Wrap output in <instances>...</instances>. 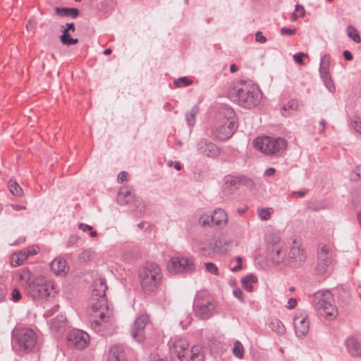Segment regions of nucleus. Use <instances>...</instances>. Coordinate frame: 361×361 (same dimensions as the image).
<instances>
[{"label":"nucleus","instance_id":"nucleus-1","mask_svg":"<svg viewBox=\"0 0 361 361\" xmlns=\"http://www.w3.org/2000/svg\"><path fill=\"white\" fill-rule=\"evenodd\" d=\"M229 94L240 106L247 109L255 107L262 99L259 87L251 80H240L237 82L230 90Z\"/></svg>","mask_w":361,"mask_h":361},{"label":"nucleus","instance_id":"nucleus-2","mask_svg":"<svg viewBox=\"0 0 361 361\" xmlns=\"http://www.w3.org/2000/svg\"><path fill=\"white\" fill-rule=\"evenodd\" d=\"M138 279L142 292L148 295H154L162 283L163 273L155 262H147L139 269Z\"/></svg>","mask_w":361,"mask_h":361},{"label":"nucleus","instance_id":"nucleus-3","mask_svg":"<svg viewBox=\"0 0 361 361\" xmlns=\"http://www.w3.org/2000/svg\"><path fill=\"white\" fill-rule=\"evenodd\" d=\"M26 289L28 295L34 300H49L57 294L56 283L47 280L44 276L35 277L27 286Z\"/></svg>","mask_w":361,"mask_h":361},{"label":"nucleus","instance_id":"nucleus-4","mask_svg":"<svg viewBox=\"0 0 361 361\" xmlns=\"http://www.w3.org/2000/svg\"><path fill=\"white\" fill-rule=\"evenodd\" d=\"M314 301L319 314L326 320H335L338 315V308L334 304V295L329 290H319L314 295Z\"/></svg>","mask_w":361,"mask_h":361},{"label":"nucleus","instance_id":"nucleus-5","mask_svg":"<svg viewBox=\"0 0 361 361\" xmlns=\"http://www.w3.org/2000/svg\"><path fill=\"white\" fill-rule=\"evenodd\" d=\"M37 336L28 327L15 328L12 331L13 345L18 348L20 353H29L36 345Z\"/></svg>","mask_w":361,"mask_h":361},{"label":"nucleus","instance_id":"nucleus-6","mask_svg":"<svg viewBox=\"0 0 361 361\" xmlns=\"http://www.w3.org/2000/svg\"><path fill=\"white\" fill-rule=\"evenodd\" d=\"M253 146L256 149L262 151L264 154L271 156L284 150L287 147V142L281 137L275 138L264 136L255 138Z\"/></svg>","mask_w":361,"mask_h":361},{"label":"nucleus","instance_id":"nucleus-7","mask_svg":"<svg viewBox=\"0 0 361 361\" xmlns=\"http://www.w3.org/2000/svg\"><path fill=\"white\" fill-rule=\"evenodd\" d=\"M240 186H244L251 190L255 188V183L252 178L245 174H228L224 177L223 191L225 194H234Z\"/></svg>","mask_w":361,"mask_h":361},{"label":"nucleus","instance_id":"nucleus-8","mask_svg":"<svg viewBox=\"0 0 361 361\" xmlns=\"http://www.w3.org/2000/svg\"><path fill=\"white\" fill-rule=\"evenodd\" d=\"M167 269L173 274H186L193 272L195 265L192 258L183 255L173 256L167 263Z\"/></svg>","mask_w":361,"mask_h":361},{"label":"nucleus","instance_id":"nucleus-9","mask_svg":"<svg viewBox=\"0 0 361 361\" xmlns=\"http://www.w3.org/2000/svg\"><path fill=\"white\" fill-rule=\"evenodd\" d=\"M267 255L273 264L286 262L287 249L286 244L279 237H274L267 243Z\"/></svg>","mask_w":361,"mask_h":361},{"label":"nucleus","instance_id":"nucleus-10","mask_svg":"<svg viewBox=\"0 0 361 361\" xmlns=\"http://www.w3.org/2000/svg\"><path fill=\"white\" fill-rule=\"evenodd\" d=\"M307 254L300 240L294 238L292 240V244L288 256L286 255V266L292 268L300 267L306 260Z\"/></svg>","mask_w":361,"mask_h":361},{"label":"nucleus","instance_id":"nucleus-11","mask_svg":"<svg viewBox=\"0 0 361 361\" xmlns=\"http://www.w3.org/2000/svg\"><path fill=\"white\" fill-rule=\"evenodd\" d=\"M238 127V124L233 121L216 123L211 128V136L216 141H227L233 136Z\"/></svg>","mask_w":361,"mask_h":361},{"label":"nucleus","instance_id":"nucleus-12","mask_svg":"<svg viewBox=\"0 0 361 361\" xmlns=\"http://www.w3.org/2000/svg\"><path fill=\"white\" fill-rule=\"evenodd\" d=\"M317 264L315 271L318 274H325L333 262V255L331 248L322 243H319L317 250Z\"/></svg>","mask_w":361,"mask_h":361},{"label":"nucleus","instance_id":"nucleus-13","mask_svg":"<svg viewBox=\"0 0 361 361\" xmlns=\"http://www.w3.org/2000/svg\"><path fill=\"white\" fill-rule=\"evenodd\" d=\"M169 345V353L173 361H188L190 345L186 339L180 338L170 341Z\"/></svg>","mask_w":361,"mask_h":361},{"label":"nucleus","instance_id":"nucleus-14","mask_svg":"<svg viewBox=\"0 0 361 361\" xmlns=\"http://www.w3.org/2000/svg\"><path fill=\"white\" fill-rule=\"evenodd\" d=\"M214 305L209 298H202L197 295L193 304L195 316L201 320H207L213 314Z\"/></svg>","mask_w":361,"mask_h":361},{"label":"nucleus","instance_id":"nucleus-15","mask_svg":"<svg viewBox=\"0 0 361 361\" xmlns=\"http://www.w3.org/2000/svg\"><path fill=\"white\" fill-rule=\"evenodd\" d=\"M90 339L89 335L80 329H73L69 331L67 334V341L69 346H72L78 350L85 349Z\"/></svg>","mask_w":361,"mask_h":361},{"label":"nucleus","instance_id":"nucleus-16","mask_svg":"<svg viewBox=\"0 0 361 361\" xmlns=\"http://www.w3.org/2000/svg\"><path fill=\"white\" fill-rule=\"evenodd\" d=\"M116 202L121 206L134 205L139 207L141 202L133 192V190L128 186H122L120 188L117 196Z\"/></svg>","mask_w":361,"mask_h":361},{"label":"nucleus","instance_id":"nucleus-17","mask_svg":"<svg viewBox=\"0 0 361 361\" xmlns=\"http://www.w3.org/2000/svg\"><path fill=\"white\" fill-rule=\"evenodd\" d=\"M149 322V318L146 314H141L134 322L130 334L133 338L138 343H142L145 339V326Z\"/></svg>","mask_w":361,"mask_h":361},{"label":"nucleus","instance_id":"nucleus-18","mask_svg":"<svg viewBox=\"0 0 361 361\" xmlns=\"http://www.w3.org/2000/svg\"><path fill=\"white\" fill-rule=\"evenodd\" d=\"M197 150L200 154L212 159L218 158L222 151L221 147L213 142L204 138L197 142Z\"/></svg>","mask_w":361,"mask_h":361},{"label":"nucleus","instance_id":"nucleus-19","mask_svg":"<svg viewBox=\"0 0 361 361\" xmlns=\"http://www.w3.org/2000/svg\"><path fill=\"white\" fill-rule=\"evenodd\" d=\"M295 335L298 338L307 336L310 329V320L305 312L296 313L293 319Z\"/></svg>","mask_w":361,"mask_h":361},{"label":"nucleus","instance_id":"nucleus-20","mask_svg":"<svg viewBox=\"0 0 361 361\" xmlns=\"http://www.w3.org/2000/svg\"><path fill=\"white\" fill-rule=\"evenodd\" d=\"M61 28L62 34L60 36V41L63 45L71 46L78 43V39L72 37L69 33L75 31L74 23H67L65 25H61Z\"/></svg>","mask_w":361,"mask_h":361},{"label":"nucleus","instance_id":"nucleus-21","mask_svg":"<svg viewBox=\"0 0 361 361\" xmlns=\"http://www.w3.org/2000/svg\"><path fill=\"white\" fill-rule=\"evenodd\" d=\"M107 288L106 281L104 278L97 279L94 282L92 297L95 298L99 302L105 303L106 302V291Z\"/></svg>","mask_w":361,"mask_h":361},{"label":"nucleus","instance_id":"nucleus-22","mask_svg":"<svg viewBox=\"0 0 361 361\" xmlns=\"http://www.w3.org/2000/svg\"><path fill=\"white\" fill-rule=\"evenodd\" d=\"M302 106V102L298 99H290L280 108V114L285 118L290 117L295 112L300 111Z\"/></svg>","mask_w":361,"mask_h":361},{"label":"nucleus","instance_id":"nucleus-23","mask_svg":"<svg viewBox=\"0 0 361 361\" xmlns=\"http://www.w3.org/2000/svg\"><path fill=\"white\" fill-rule=\"evenodd\" d=\"M348 352L355 357H361V343L355 336H348L345 341Z\"/></svg>","mask_w":361,"mask_h":361},{"label":"nucleus","instance_id":"nucleus-24","mask_svg":"<svg viewBox=\"0 0 361 361\" xmlns=\"http://www.w3.org/2000/svg\"><path fill=\"white\" fill-rule=\"evenodd\" d=\"M108 361H128L123 348L120 345H112L109 351Z\"/></svg>","mask_w":361,"mask_h":361},{"label":"nucleus","instance_id":"nucleus-25","mask_svg":"<svg viewBox=\"0 0 361 361\" xmlns=\"http://www.w3.org/2000/svg\"><path fill=\"white\" fill-rule=\"evenodd\" d=\"M50 269L57 276L67 273L68 267L66 260L61 257L55 258L50 263Z\"/></svg>","mask_w":361,"mask_h":361},{"label":"nucleus","instance_id":"nucleus-26","mask_svg":"<svg viewBox=\"0 0 361 361\" xmlns=\"http://www.w3.org/2000/svg\"><path fill=\"white\" fill-rule=\"evenodd\" d=\"M54 11L55 13L60 17H70L75 19L80 16V11L77 8L56 7Z\"/></svg>","mask_w":361,"mask_h":361},{"label":"nucleus","instance_id":"nucleus-27","mask_svg":"<svg viewBox=\"0 0 361 361\" xmlns=\"http://www.w3.org/2000/svg\"><path fill=\"white\" fill-rule=\"evenodd\" d=\"M212 216L214 226H221L223 225H226L228 221V215L222 209H216Z\"/></svg>","mask_w":361,"mask_h":361},{"label":"nucleus","instance_id":"nucleus-28","mask_svg":"<svg viewBox=\"0 0 361 361\" xmlns=\"http://www.w3.org/2000/svg\"><path fill=\"white\" fill-rule=\"evenodd\" d=\"M219 114L224 118V122L233 121L235 123H238V118L235 115V112L228 105H223L219 110Z\"/></svg>","mask_w":361,"mask_h":361},{"label":"nucleus","instance_id":"nucleus-29","mask_svg":"<svg viewBox=\"0 0 361 361\" xmlns=\"http://www.w3.org/2000/svg\"><path fill=\"white\" fill-rule=\"evenodd\" d=\"M16 276L18 282H24L27 286L34 279L33 273L28 268H22L17 271Z\"/></svg>","mask_w":361,"mask_h":361},{"label":"nucleus","instance_id":"nucleus-30","mask_svg":"<svg viewBox=\"0 0 361 361\" xmlns=\"http://www.w3.org/2000/svg\"><path fill=\"white\" fill-rule=\"evenodd\" d=\"M188 354V361H203L204 360V353L200 345H193L189 349Z\"/></svg>","mask_w":361,"mask_h":361},{"label":"nucleus","instance_id":"nucleus-31","mask_svg":"<svg viewBox=\"0 0 361 361\" xmlns=\"http://www.w3.org/2000/svg\"><path fill=\"white\" fill-rule=\"evenodd\" d=\"M257 277L252 273L247 274L245 277L241 279L242 286L247 292H252L254 290L252 283H257Z\"/></svg>","mask_w":361,"mask_h":361},{"label":"nucleus","instance_id":"nucleus-32","mask_svg":"<svg viewBox=\"0 0 361 361\" xmlns=\"http://www.w3.org/2000/svg\"><path fill=\"white\" fill-rule=\"evenodd\" d=\"M271 329L279 336H283L286 333V327L283 322L278 318H271L269 324Z\"/></svg>","mask_w":361,"mask_h":361},{"label":"nucleus","instance_id":"nucleus-33","mask_svg":"<svg viewBox=\"0 0 361 361\" xmlns=\"http://www.w3.org/2000/svg\"><path fill=\"white\" fill-rule=\"evenodd\" d=\"M27 259L25 252L23 250L16 251L11 257V265L13 267H18L23 264Z\"/></svg>","mask_w":361,"mask_h":361},{"label":"nucleus","instance_id":"nucleus-34","mask_svg":"<svg viewBox=\"0 0 361 361\" xmlns=\"http://www.w3.org/2000/svg\"><path fill=\"white\" fill-rule=\"evenodd\" d=\"M199 110V106L197 105H195L192 107L190 111L186 112L185 120L188 126L190 127L195 126L196 121V116L198 114Z\"/></svg>","mask_w":361,"mask_h":361},{"label":"nucleus","instance_id":"nucleus-35","mask_svg":"<svg viewBox=\"0 0 361 361\" xmlns=\"http://www.w3.org/2000/svg\"><path fill=\"white\" fill-rule=\"evenodd\" d=\"M8 187L10 192L16 197H21L23 195V190L19 184L12 179L8 182Z\"/></svg>","mask_w":361,"mask_h":361},{"label":"nucleus","instance_id":"nucleus-36","mask_svg":"<svg viewBox=\"0 0 361 361\" xmlns=\"http://www.w3.org/2000/svg\"><path fill=\"white\" fill-rule=\"evenodd\" d=\"M347 35L353 42L360 43L361 42V37L357 30L353 25H348L346 28Z\"/></svg>","mask_w":361,"mask_h":361},{"label":"nucleus","instance_id":"nucleus-37","mask_svg":"<svg viewBox=\"0 0 361 361\" xmlns=\"http://www.w3.org/2000/svg\"><path fill=\"white\" fill-rule=\"evenodd\" d=\"M193 83L192 80L186 76L180 77L173 81V85L176 88H180L191 85Z\"/></svg>","mask_w":361,"mask_h":361},{"label":"nucleus","instance_id":"nucleus-38","mask_svg":"<svg viewBox=\"0 0 361 361\" xmlns=\"http://www.w3.org/2000/svg\"><path fill=\"white\" fill-rule=\"evenodd\" d=\"M321 78L326 87V88L331 92L335 91V85L331 78V74L321 75Z\"/></svg>","mask_w":361,"mask_h":361},{"label":"nucleus","instance_id":"nucleus-39","mask_svg":"<svg viewBox=\"0 0 361 361\" xmlns=\"http://www.w3.org/2000/svg\"><path fill=\"white\" fill-rule=\"evenodd\" d=\"M232 351L233 355L238 358H243L244 356V348L242 343L238 341L234 343Z\"/></svg>","mask_w":361,"mask_h":361},{"label":"nucleus","instance_id":"nucleus-40","mask_svg":"<svg viewBox=\"0 0 361 361\" xmlns=\"http://www.w3.org/2000/svg\"><path fill=\"white\" fill-rule=\"evenodd\" d=\"M200 224L202 226L213 227L212 216L207 214H203L200 216L199 219Z\"/></svg>","mask_w":361,"mask_h":361},{"label":"nucleus","instance_id":"nucleus-41","mask_svg":"<svg viewBox=\"0 0 361 361\" xmlns=\"http://www.w3.org/2000/svg\"><path fill=\"white\" fill-rule=\"evenodd\" d=\"M270 208H258L257 214L260 219L267 221L271 218Z\"/></svg>","mask_w":361,"mask_h":361},{"label":"nucleus","instance_id":"nucleus-42","mask_svg":"<svg viewBox=\"0 0 361 361\" xmlns=\"http://www.w3.org/2000/svg\"><path fill=\"white\" fill-rule=\"evenodd\" d=\"M205 267H206V270L215 275V276H219V269L218 267H216V265L213 263V262H207L205 263Z\"/></svg>","mask_w":361,"mask_h":361},{"label":"nucleus","instance_id":"nucleus-43","mask_svg":"<svg viewBox=\"0 0 361 361\" xmlns=\"http://www.w3.org/2000/svg\"><path fill=\"white\" fill-rule=\"evenodd\" d=\"M23 250L25 252V255L28 258L29 256L36 255L39 250V247L37 245H31Z\"/></svg>","mask_w":361,"mask_h":361},{"label":"nucleus","instance_id":"nucleus-44","mask_svg":"<svg viewBox=\"0 0 361 361\" xmlns=\"http://www.w3.org/2000/svg\"><path fill=\"white\" fill-rule=\"evenodd\" d=\"M8 293L7 286L1 279H0V302L5 300Z\"/></svg>","mask_w":361,"mask_h":361},{"label":"nucleus","instance_id":"nucleus-45","mask_svg":"<svg viewBox=\"0 0 361 361\" xmlns=\"http://www.w3.org/2000/svg\"><path fill=\"white\" fill-rule=\"evenodd\" d=\"M350 178L352 181L361 180V167L360 166H357L355 170L351 172Z\"/></svg>","mask_w":361,"mask_h":361},{"label":"nucleus","instance_id":"nucleus-46","mask_svg":"<svg viewBox=\"0 0 361 361\" xmlns=\"http://www.w3.org/2000/svg\"><path fill=\"white\" fill-rule=\"evenodd\" d=\"M330 59H331V56L329 54H324L321 58L319 67H329L330 66Z\"/></svg>","mask_w":361,"mask_h":361},{"label":"nucleus","instance_id":"nucleus-47","mask_svg":"<svg viewBox=\"0 0 361 361\" xmlns=\"http://www.w3.org/2000/svg\"><path fill=\"white\" fill-rule=\"evenodd\" d=\"M22 298V295L17 288H14L11 291V300L17 302Z\"/></svg>","mask_w":361,"mask_h":361},{"label":"nucleus","instance_id":"nucleus-48","mask_svg":"<svg viewBox=\"0 0 361 361\" xmlns=\"http://www.w3.org/2000/svg\"><path fill=\"white\" fill-rule=\"evenodd\" d=\"M233 295L241 302H245L244 293L240 288H236L233 291Z\"/></svg>","mask_w":361,"mask_h":361},{"label":"nucleus","instance_id":"nucleus-49","mask_svg":"<svg viewBox=\"0 0 361 361\" xmlns=\"http://www.w3.org/2000/svg\"><path fill=\"white\" fill-rule=\"evenodd\" d=\"M304 57H308V55L307 54L299 52L295 54L293 56V59L295 61L300 65H303V58Z\"/></svg>","mask_w":361,"mask_h":361},{"label":"nucleus","instance_id":"nucleus-50","mask_svg":"<svg viewBox=\"0 0 361 361\" xmlns=\"http://www.w3.org/2000/svg\"><path fill=\"white\" fill-rule=\"evenodd\" d=\"M351 123L354 129L361 134V118L356 117Z\"/></svg>","mask_w":361,"mask_h":361},{"label":"nucleus","instance_id":"nucleus-51","mask_svg":"<svg viewBox=\"0 0 361 361\" xmlns=\"http://www.w3.org/2000/svg\"><path fill=\"white\" fill-rule=\"evenodd\" d=\"M280 33L281 35H293L296 33V29L288 28L286 27H283L280 30Z\"/></svg>","mask_w":361,"mask_h":361},{"label":"nucleus","instance_id":"nucleus-52","mask_svg":"<svg viewBox=\"0 0 361 361\" xmlns=\"http://www.w3.org/2000/svg\"><path fill=\"white\" fill-rule=\"evenodd\" d=\"M37 22L35 20L34 17L30 18L26 24V29L27 30H33L36 28Z\"/></svg>","mask_w":361,"mask_h":361},{"label":"nucleus","instance_id":"nucleus-53","mask_svg":"<svg viewBox=\"0 0 361 361\" xmlns=\"http://www.w3.org/2000/svg\"><path fill=\"white\" fill-rule=\"evenodd\" d=\"M145 222L141 221L140 223H139L137 224V227L141 230H145V231H149V232L152 231L154 228V225H153V224H149L146 228L145 227Z\"/></svg>","mask_w":361,"mask_h":361},{"label":"nucleus","instance_id":"nucleus-54","mask_svg":"<svg viewBox=\"0 0 361 361\" xmlns=\"http://www.w3.org/2000/svg\"><path fill=\"white\" fill-rule=\"evenodd\" d=\"M255 39L257 42L260 43H265L267 42V37L263 35L262 32L258 31L255 34Z\"/></svg>","mask_w":361,"mask_h":361},{"label":"nucleus","instance_id":"nucleus-55","mask_svg":"<svg viewBox=\"0 0 361 361\" xmlns=\"http://www.w3.org/2000/svg\"><path fill=\"white\" fill-rule=\"evenodd\" d=\"M128 173L126 171H121L117 176V180L119 183H123L127 180Z\"/></svg>","mask_w":361,"mask_h":361},{"label":"nucleus","instance_id":"nucleus-56","mask_svg":"<svg viewBox=\"0 0 361 361\" xmlns=\"http://www.w3.org/2000/svg\"><path fill=\"white\" fill-rule=\"evenodd\" d=\"M297 306V300L294 298H290L288 300L287 307L289 310H293Z\"/></svg>","mask_w":361,"mask_h":361},{"label":"nucleus","instance_id":"nucleus-57","mask_svg":"<svg viewBox=\"0 0 361 361\" xmlns=\"http://www.w3.org/2000/svg\"><path fill=\"white\" fill-rule=\"evenodd\" d=\"M295 12H300V17L303 18L305 16V11L302 5L296 4Z\"/></svg>","mask_w":361,"mask_h":361},{"label":"nucleus","instance_id":"nucleus-58","mask_svg":"<svg viewBox=\"0 0 361 361\" xmlns=\"http://www.w3.org/2000/svg\"><path fill=\"white\" fill-rule=\"evenodd\" d=\"M151 361H170L166 357H161L157 353L151 355Z\"/></svg>","mask_w":361,"mask_h":361},{"label":"nucleus","instance_id":"nucleus-59","mask_svg":"<svg viewBox=\"0 0 361 361\" xmlns=\"http://www.w3.org/2000/svg\"><path fill=\"white\" fill-rule=\"evenodd\" d=\"M343 56L346 61H352L353 59L352 53L348 50L343 51Z\"/></svg>","mask_w":361,"mask_h":361},{"label":"nucleus","instance_id":"nucleus-60","mask_svg":"<svg viewBox=\"0 0 361 361\" xmlns=\"http://www.w3.org/2000/svg\"><path fill=\"white\" fill-rule=\"evenodd\" d=\"M10 207L15 211H20L26 209V207L18 204H11Z\"/></svg>","mask_w":361,"mask_h":361},{"label":"nucleus","instance_id":"nucleus-61","mask_svg":"<svg viewBox=\"0 0 361 361\" xmlns=\"http://www.w3.org/2000/svg\"><path fill=\"white\" fill-rule=\"evenodd\" d=\"M79 228L81 229L83 232H86L87 231H92V226L86 224L81 223L79 225Z\"/></svg>","mask_w":361,"mask_h":361},{"label":"nucleus","instance_id":"nucleus-62","mask_svg":"<svg viewBox=\"0 0 361 361\" xmlns=\"http://www.w3.org/2000/svg\"><path fill=\"white\" fill-rule=\"evenodd\" d=\"M307 192H308L307 190H298V191L293 192V194L294 195H296L297 197H304L307 193Z\"/></svg>","mask_w":361,"mask_h":361},{"label":"nucleus","instance_id":"nucleus-63","mask_svg":"<svg viewBox=\"0 0 361 361\" xmlns=\"http://www.w3.org/2000/svg\"><path fill=\"white\" fill-rule=\"evenodd\" d=\"M319 73L321 75H328L330 73L329 67H319Z\"/></svg>","mask_w":361,"mask_h":361},{"label":"nucleus","instance_id":"nucleus-64","mask_svg":"<svg viewBox=\"0 0 361 361\" xmlns=\"http://www.w3.org/2000/svg\"><path fill=\"white\" fill-rule=\"evenodd\" d=\"M248 209V207H245L243 208H238L237 209V213L239 214V215H243Z\"/></svg>","mask_w":361,"mask_h":361}]
</instances>
